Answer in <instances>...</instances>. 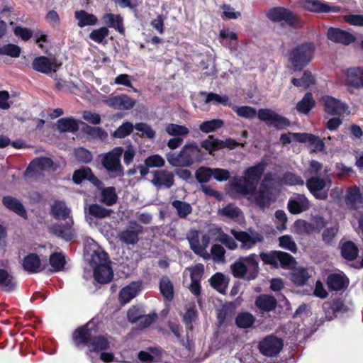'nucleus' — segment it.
<instances>
[{"label":"nucleus","instance_id":"aec40b11","mask_svg":"<svg viewBox=\"0 0 363 363\" xmlns=\"http://www.w3.org/2000/svg\"><path fill=\"white\" fill-rule=\"evenodd\" d=\"M1 201L3 206L8 210L25 220L28 219L27 211L20 200L12 196H4Z\"/></svg>","mask_w":363,"mask_h":363},{"label":"nucleus","instance_id":"a18cd8bd","mask_svg":"<svg viewBox=\"0 0 363 363\" xmlns=\"http://www.w3.org/2000/svg\"><path fill=\"white\" fill-rule=\"evenodd\" d=\"M310 276L308 270L303 267L294 269L291 273V280L296 286H303L306 284Z\"/></svg>","mask_w":363,"mask_h":363},{"label":"nucleus","instance_id":"338daca9","mask_svg":"<svg viewBox=\"0 0 363 363\" xmlns=\"http://www.w3.org/2000/svg\"><path fill=\"white\" fill-rule=\"evenodd\" d=\"M282 182L286 185H299L303 186L304 184L303 179L296 173L291 172H286L282 177Z\"/></svg>","mask_w":363,"mask_h":363},{"label":"nucleus","instance_id":"9b49d317","mask_svg":"<svg viewBox=\"0 0 363 363\" xmlns=\"http://www.w3.org/2000/svg\"><path fill=\"white\" fill-rule=\"evenodd\" d=\"M61 65L55 59L52 60L46 56L36 57L32 62V68L34 70L47 74L56 72Z\"/></svg>","mask_w":363,"mask_h":363},{"label":"nucleus","instance_id":"c03bdc74","mask_svg":"<svg viewBox=\"0 0 363 363\" xmlns=\"http://www.w3.org/2000/svg\"><path fill=\"white\" fill-rule=\"evenodd\" d=\"M278 263L280 267L284 269H293L295 268L296 261L295 258L288 252L279 251L278 252Z\"/></svg>","mask_w":363,"mask_h":363},{"label":"nucleus","instance_id":"4be33fe9","mask_svg":"<svg viewBox=\"0 0 363 363\" xmlns=\"http://www.w3.org/2000/svg\"><path fill=\"white\" fill-rule=\"evenodd\" d=\"M349 279L342 274L333 273L328 276L326 284L330 291H339L345 290L348 286Z\"/></svg>","mask_w":363,"mask_h":363},{"label":"nucleus","instance_id":"37998d69","mask_svg":"<svg viewBox=\"0 0 363 363\" xmlns=\"http://www.w3.org/2000/svg\"><path fill=\"white\" fill-rule=\"evenodd\" d=\"M188 240L191 249L196 255L204 258L209 257V255L206 252V244L204 246L200 245L197 232L191 238H188Z\"/></svg>","mask_w":363,"mask_h":363},{"label":"nucleus","instance_id":"2f4dec72","mask_svg":"<svg viewBox=\"0 0 363 363\" xmlns=\"http://www.w3.org/2000/svg\"><path fill=\"white\" fill-rule=\"evenodd\" d=\"M315 101L311 92H306L302 99L299 101L296 106V111L299 113L308 115L315 107Z\"/></svg>","mask_w":363,"mask_h":363},{"label":"nucleus","instance_id":"0eeeda50","mask_svg":"<svg viewBox=\"0 0 363 363\" xmlns=\"http://www.w3.org/2000/svg\"><path fill=\"white\" fill-rule=\"evenodd\" d=\"M258 118L265 122L268 126H272L278 130L286 129L291 125V121L287 118L269 108L259 109Z\"/></svg>","mask_w":363,"mask_h":363},{"label":"nucleus","instance_id":"de8ad7c7","mask_svg":"<svg viewBox=\"0 0 363 363\" xmlns=\"http://www.w3.org/2000/svg\"><path fill=\"white\" fill-rule=\"evenodd\" d=\"M80 123L83 125L82 131L91 136L92 138H99L104 140L107 138L108 134L105 130L101 127L91 126L82 121Z\"/></svg>","mask_w":363,"mask_h":363},{"label":"nucleus","instance_id":"9d476101","mask_svg":"<svg viewBox=\"0 0 363 363\" xmlns=\"http://www.w3.org/2000/svg\"><path fill=\"white\" fill-rule=\"evenodd\" d=\"M231 233L237 240L242 243L241 248L242 249H251L257 243L262 242L264 240L263 236L255 231H251V234H249L246 231L232 230Z\"/></svg>","mask_w":363,"mask_h":363},{"label":"nucleus","instance_id":"c9c22d12","mask_svg":"<svg viewBox=\"0 0 363 363\" xmlns=\"http://www.w3.org/2000/svg\"><path fill=\"white\" fill-rule=\"evenodd\" d=\"M86 211V208H85ZM91 216L97 219L110 217L113 213V210L106 208L98 203L89 204L86 211Z\"/></svg>","mask_w":363,"mask_h":363},{"label":"nucleus","instance_id":"69168bd1","mask_svg":"<svg viewBox=\"0 0 363 363\" xmlns=\"http://www.w3.org/2000/svg\"><path fill=\"white\" fill-rule=\"evenodd\" d=\"M21 48L15 44L8 43L0 48V55L11 57H18L21 55Z\"/></svg>","mask_w":363,"mask_h":363},{"label":"nucleus","instance_id":"f257e3e1","mask_svg":"<svg viewBox=\"0 0 363 363\" xmlns=\"http://www.w3.org/2000/svg\"><path fill=\"white\" fill-rule=\"evenodd\" d=\"M97 325L91 320L76 328L72 334L74 346L82 350L88 347V352L106 351L109 348L108 340L101 335H97Z\"/></svg>","mask_w":363,"mask_h":363},{"label":"nucleus","instance_id":"412c9836","mask_svg":"<svg viewBox=\"0 0 363 363\" xmlns=\"http://www.w3.org/2000/svg\"><path fill=\"white\" fill-rule=\"evenodd\" d=\"M101 21L105 27L113 28L121 35L125 34L123 18L120 14L106 13L103 15Z\"/></svg>","mask_w":363,"mask_h":363},{"label":"nucleus","instance_id":"6ab92c4d","mask_svg":"<svg viewBox=\"0 0 363 363\" xmlns=\"http://www.w3.org/2000/svg\"><path fill=\"white\" fill-rule=\"evenodd\" d=\"M310 208L309 200L304 194H298L289 199L287 208L290 213L296 215L306 211Z\"/></svg>","mask_w":363,"mask_h":363},{"label":"nucleus","instance_id":"7c9ffc66","mask_svg":"<svg viewBox=\"0 0 363 363\" xmlns=\"http://www.w3.org/2000/svg\"><path fill=\"white\" fill-rule=\"evenodd\" d=\"M74 17L77 21V26L79 28L94 26L98 21L96 16L93 13H89L84 10L76 11L74 12Z\"/></svg>","mask_w":363,"mask_h":363},{"label":"nucleus","instance_id":"4d7b16f0","mask_svg":"<svg viewBox=\"0 0 363 363\" xmlns=\"http://www.w3.org/2000/svg\"><path fill=\"white\" fill-rule=\"evenodd\" d=\"M271 194L268 190L260 189L255 196V203L260 208L269 207L271 203Z\"/></svg>","mask_w":363,"mask_h":363},{"label":"nucleus","instance_id":"8fccbe9b","mask_svg":"<svg viewBox=\"0 0 363 363\" xmlns=\"http://www.w3.org/2000/svg\"><path fill=\"white\" fill-rule=\"evenodd\" d=\"M278 252L279 250H272L269 252H262L259 253V257L264 264L272 266L274 269L279 267L278 263Z\"/></svg>","mask_w":363,"mask_h":363},{"label":"nucleus","instance_id":"f3484780","mask_svg":"<svg viewBox=\"0 0 363 363\" xmlns=\"http://www.w3.org/2000/svg\"><path fill=\"white\" fill-rule=\"evenodd\" d=\"M292 137L298 143H308L309 147L313 151L321 152L325 148L324 142L318 137L311 133H291Z\"/></svg>","mask_w":363,"mask_h":363},{"label":"nucleus","instance_id":"72a5a7b5","mask_svg":"<svg viewBox=\"0 0 363 363\" xmlns=\"http://www.w3.org/2000/svg\"><path fill=\"white\" fill-rule=\"evenodd\" d=\"M148 351H140L138 354V358L143 363H153L161 358L162 352L159 347H150Z\"/></svg>","mask_w":363,"mask_h":363},{"label":"nucleus","instance_id":"13d9d810","mask_svg":"<svg viewBox=\"0 0 363 363\" xmlns=\"http://www.w3.org/2000/svg\"><path fill=\"white\" fill-rule=\"evenodd\" d=\"M224 122L221 119H212L201 123L199 125L201 131L205 133H209L223 127Z\"/></svg>","mask_w":363,"mask_h":363},{"label":"nucleus","instance_id":"cd10ccee","mask_svg":"<svg viewBox=\"0 0 363 363\" xmlns=\"http://www.w3.org/2000/svg\"><path fill=\"white\" fill-rule=\"evenodd\" d=\"M255 304L262 311L271 312L276 309L277 301L273 296L261 294L257 297Z\"/></svg>","mask_w":363,"mask_h":363},{"label":"nucleus","instance_id":"bb28decb","mask_svg":"<svg viewBox=\"0 0 363 363\" xmlns=\"http://www.w3.org/2000/svg\"><path fill=\"white\" fill-rule=\"evenodd\" d=\"M22 265L23 269L29 274H35L44 269L41 267L40 259L35 253H30L25 256Z\"/></svg>","mask_w":363,"mask_h":363},{"label":"nucleus","instance_id":"c85d7f7f","mask_svg":"<svg viewBox=\"0 0 363 363\" xmlns=\"http://www.w3.org/2000/svg\"><path fill=\"white\" fill-rule=\"evenodd\" d=\"M362 76H363V67L349 68L347 71V84L355 89L362 88Z\"/></svg>","mask_w":363,"mask_h":363},{"label":"nucleus","instance_id":"a19ab883","mask_svg":"<svg viewBox=\"0 0 363 363\" xmlns=\"http://www.w3.org/2000/svg\"><path fill=\"white\" fill-rule=\"evenodd\" d=\"M291 82L293 85L296 87H303L304 89H308L315 83V79L311 72L309 70H305L303 73L302 77L292 78Z\"/></svg>","mask_w":363,"mask_h":363},{"label":"nucleus","instance_id":"f704fd0d","mask_svg":"<svg viewBox=\"0 0 363 363\" xmlns=\"http://www.w3.org/2000/svg\"><path fill=\"white\" fill-rule=\"evenodd\" d=\"M0 285L2 286L4 291L11 292L16 288V281L7 270L0 269Z\"/></svg>","mask_w":363,"mask_h":363},{"label":"nucleus","instance_id":"5fc2aeb1","mask_svg":"<svg viewBox=\"0 0 363 363\" xmlns=\"http://www.w3.org/2000/svg\"><path fill=\"white\" fill-rule=\"evenodd\" d=\"M172 205L176 208L177 215L181 218H185L186 216L191 213L192 207L190 203L182 201L180 200H174L172 201Z\"/></svg>","mask_w":363,"mask_h":363},{"label":"nucleus","instance_id":"4468645a","mask_svg":"<svg viewBox=\"0 0 363 363\" xmlns=\"http://www.w3.org/2000/svg\"><path fill=\"white\" fill-rule=\"evenodd\" d=\"M324 111L330 116H341L347 109V106L340 100L331 96L322 98Z\"/></svg>","mask_w":363,"mask_h":363},{"label":"nucleus","instance_id":"e433bc0d","mask_svg":"<svg viewBox=\"0 0 363 363\" xmlns=\"http://www.w3.org/2000/svg\"><path fill=\"white\" fill-rule=\"evenodd\" d=\"M57 126L61 133H76L79 130V122L73 118H62L57 121Z\"/></svg>","mask_w":363,"mask_h":363},{"label":"nucleus","instance_id":"864d4df0","mask_svg":"<svg viewBox=\"0 0 363 363\" xmlns=\"http://www.w3.org/2000/svg\"><path fill=\"white\" fill-rule=\"evenodd\" d=\"M72 224L73 220H71L70 222H67L65 225H58L55 228L54 232L59 237L64 238L67 241H69L73 238V233L72 232Z\"/></svg>","mask_w":363,"mask_h":363},{"label":"nucleus","instance_id":"f8f14e48","mask_svg":"<svg viewBox=\"0 0 363 363\" xmlns=\"http://www.w3.org/2000/svg\"><path fill=\"white\" fill-rule=\"evenodd\" d=\"M326 35L329 40L346 46L355 42L357 39L351 33L339 28L334 27H330L328 29Z\"/></svg>","mask_w":363,"mask_h":363},{"label":"nucleus","instance_id":"0e129e2a","mask_svg":"<svg viewBox=\"0 0 363 363\" xmlns=\"http://www.w3.org/2000/svg\"><path fill=\"white\" fill-rule=\"evenodd\" d=\"M135 128V125L130 122H124L113 133V136L116 138H124L130 135Z\"/></svg>","mask_w":363,"mask_h":363},{"label":"nucleus","instance_id":"20e7f679","mask_svg":"<svg viewBox=\"0 0 363 363\" xmlns=\"http://www.w3.org/2000/svg\"><path fill=\"white\" fill-rule=\"evenodd\" d=\"M315 45L312 42H305L298 45L289 52V60L294 71L302 70L313 60Z\"/></svg>","mask_w":363,"mask_h":363},{"label":"nucleus","instance_id":"49530a36","mask_svg":"<svg viewBox=\"0 0 363 363\" xmlns=\"http://www.w3.org/2000/svg\"><path fill=\"white\" fill-rule=\"evenodd\" d=\"M339 232V225L336 224L325 228L322 233V240L328 246H333L335 243V238Z\"/></svg>","mask_w":363,"mask_h":363},{"label":"nucleus","instance_id":"a211bd4d","mask_svg":"<svg viewBox=\"0 0 363 363\" xmlns=\"http://www.w3.org/2000/svg\"><path fill=\"white\" fill-rule=\"evenodd\" d=\"M143 233V227L135 221L130 223V226L119 233V239L127 245H135L139 240V235Z\"/></svg>","mask_w":363,"mask_h":363},{"label":"nucleus","instance_id":"6e6552de","mask_svg":"<svg viewBox=\"0 0 363 363\" xmlns=\"http://www.w3.org/2000/svg\"><path fill=\"white\" fill-rule=\"evenodd\" d=\"M331 181H327L325 179L313 176L306 180V187L309 192L319 200H326L328 197V189Z\"/></svg>","mask_w":363,"mask_h":363},{"label":"nucleus","instance_id":"393cba45","mask_svg":"<svg viewBox=\"0 0 363 363\" xmlns=\"http://www.w3.org/2000/svg\"><path fill=\"white\" fill-rule=\"evenodd\" d=\"M113 277V272L109 263L94 267V278L98 283L102 284L109 283Z\"/></svg>","mask_w":363,"mask_h":363},{"label":"nucleus","instance_id":"603ef678","mask_svg":"<svg viewBox=\"0 0 363 363\" xmlns=\"http://www.w3.org/2000/svg\"><path fill=\"white\" fill-rule=\"evenodd\" d=\"M362 199L359 188L354 186L347 191L345 201L347 206H354L357 203L361 202Z\"/></svg>","mask_w":363,"mask_h":363},{"label":"nucleus","instance_id":"58836bf2","mask_svg":"<svg viewBox=\"0 0 363 363\" xmlns=\"http://www.w3.org/2000/svg\"><path fill=\"white\" fill-rule=\"evenodd\" d=\"M255 317L249 312H240L237 315L235 323L239 328H251L255 323Z\"/></svg>","mask_w":363,"mask_h":363},{"label":"nucleus","instance_id":"423d86ee","mask_svg":"<svg viewBox=\"0 0 363 363\" xmlns=\"http://www.w3.org/2000/svg\"><path fill=\"white\" fill-rule=\"evenodd\" d=\"M123 153V148L116 147L102 156L101 164L108 172L111 179L124 176V169L121 163Z\"/></svg>","mask_w":363,"mask_h":363},{"label":"nucleus","instance_id":"1a4fd4ad","mask_svg":"<svg viewBox=\"0 0 363 363\" xmlns=\"http://www.w3.org/2000/svg\"><path fill=\"white\" fill-rule=\"evenodd\" d=\"M283 340L275 335H270L263 338L258 345L261 354L266 357L277 356L282 350Z\"/></svg>","mask_w":363,"mask_h":363},{"label":"nucleus","instance_id":"dca6fc26","mask_svg":"<svg viewBox=\"0 0 363 363\" xmlns=\"http://www.w3.org/2000/svg\"><path fill=\"white\" fill-rule=\"evenodd\" d=\"M151 182L157 188L170 189L174 184V175L165 169L156 170L153 172Z\"/></svg>","mask_w":363,"mask_h":363},{"label":"nucleus","instance_id":"c756f323","mask_svg":"<svg viewBox=\"0 0 363 363\" xmlns=\"http://www.w3.org/2000/svg\"><path fill=\"white\" fill-rule=\"evenodd\" d=\"M53 161L50 157H42L33 160L28 167L26 172H38L50 169L53 166Z\"/></svg>","mask_w":363,"mask_h":363},{"label":"nucleus","instance_id":"2eb2a0df","mask_svg":"<svg viewBox=\"0 0 363 363\" xmlns=\"http://www.w3.org/2000/svg\"><path fill=\"white\" fill-rule=\"evenodd\" d=\"M105 103L111 108L117 110L128 111L132 109L135 104V99L127 94H122L118 96H111L105 101Z\"/></svg>","mask_w":363,"mask_h":363},{"label":"nucleus","instance_id":"4c0bfd02","mask_svg":"<svg viewBox=\"0 0 363 363\" xmlns=\"http://www.w3.org/2000/svg\"><path fill=\"white\" fill-rule=\"evenodd\" d=\"M70 209L67 207L65 202L56 201L51 206V213L55 219L66 220L70 214Z\"/></svg>","mask_w":363,"mask_h":363},{"label":"nucleus","instance_id":"680f3d73","mask_svg":"<svg viewBox=\"0 0 363 363\" xmlns=\"http://www.w3.org/2000/svg\"><path fill=\"white\" fill-rule=\"evenodd\" d=\"M232 274L234 277L238 279H245L248 273L247 265L242 260L239 259L238 261L235 262L231 264Z\"/></svg>","mask_w":363,"mask_h":363},{"label":"nucleus","instance_id":"473e14b6","mask_svg":"<svg viewBox=\"0 0 363 363\" xmlns=\"http://www.w3.org/2000/svg\"><path fill=\"white\" fill-rule=\"evenodd\" d=\"M342 257L348 261H353L357 259L359 255V248L357 245L351 241H345L340 246Z\"/></svg>","mask_w":363,"mask_h":363},{"label":"nucleus","instance_id":"5701e85b","mask_svg":"<svg viewBox=\"0 0 363 363\" xmlns=\"http://www.w3.org/2000/svg\"><path fill=\"white\" fill-rule=\"evenodd\" d=\"M299 4L301 8L310 12L328 13L332 11L330 5L319 0H300Z\"/></svg>","mask_w":363,"mask_h":363},{"label":"nucleus","instance_id":"ea45409f","mask_svg":"<svg viewBox=\"0 0 363 363\" xmlns=\"http://www.w3.org/2000/svg\"><path fill=\"white\" fill-rule=\"evenodd\" d=\"M160 291L162 296L167 300L171 301L174 297V286L167 276H163L159 284Z\"/></svg>","mask_w":363,"mask_h":363},{"label":"nucleus","instance_id":"39448f33","mask_svg":"<svg viewBox=\"0 0 363 363\" xmlns=\"http://www.w3.org/2000/svg\"><path fill=\"white\" fill-rule=\"evenodd\" d=\"M266 16L272 22L284 21L287 26L293 28H301L304 26V21L298 14L285 7L271 8L267 11Z\"/></svg>","mask_w":363,"mask_h":363},{"label":"nucleus","instance_id":"e2e57ef3","mask_svg":"<svg viewBox=\"0 0 363 363\" xmlns=\"http://www.w3.org/2000/svg\"><path fill=\"white\" fill-rule=\"evenodd\" d=\"M213 173L212 169L207 167H200L195 172V178L201 184L207 183Z\"/></svg>","mask_w":363,"mask_h":363},{"label":"nucleus","instance_id":"bf43d9fd","mask_svg":"<svg viewBox=\"0 0 363 363\" xmlns=\"http://www.w3.org/2000/svg\"><path fill=\"white\" fill-rule=\"evenodd\" d=\"M165 130L167 133V134L174 137H186L189 133V128L185 125H178L175 123L167 124Z\"/></svg>","mask_w":363,"mask_h":363},{"label":"nucleus","instance_id":"052dcab7","mask_svg":"<svg viewBox=\"0 0 363 363\" xmlns=\"http://www.w3.org/2000/svg\"><path fill=\"white\" fill-rule=\"evenodd\" d=\"M138 292V289L131 285L123 288L119 293L120 302L122 304L128 303L137 296Z\"/></svg>","mask_w":363,"mask_h":363},{"label":"nucleus","instance_id":"b1692460","mask_svg":"<svg viewBox=\"0 0 363 363\" xmlns=\"http://www.w3.org/2000/svg\"><path fill=\"white\" fill-rule=\"evenodd\" d=\"M258 256L255 253H252L248 256L240 257V259L242 260L243 262L247 264V274L245 277V280L251 281L255 279L259 274V267L258 262Z\"/></svg>","mask_w":363,"mask_h":363},{"label":"nucleus","instance_id":"79ce46f5","mask_svg":"<svg viewBox=\"0 0 363 363\" xmlns=\"http://www.w3.org/2000/svg\"><path fill=\"white\" fill-rule=\"evenodd\" d=\"M118 195L113 186L105 187L101 192V201L106 206H113L117 202Z\"/></svg>","mask_w":363,"mask_h":363},{"label":"nucleus","instance_id":"a878e982","mask_svg":"<svg viewBox=\"0 0 363 363\" xmlns=\"http://www.w3.org/2000/svg\"><path fill=\"white\" fill-rule=\"evenodd\" d=\"M86 252L89 254L90 263L94 267L99 264H104L109 263L108 255L100 246L96 244H94L90 247V251L86 250Z\"/></svg>","mask_w":363,"mask_h":363},{"label":"nucleus","instance_id":"09e8293b","mask_svg":"<svg viewBox=\"0 0 363 363\" xmlns=\"http://www.w3.org/2000/svg\"><path fill=\"white\" fill-rule=\"evenodd\" d=\"M49 263L53 272L62 271L66 264L65 257L61 252H53L50 255Z\"/></svg>","mask_w":363,"mask_h":363},{"label":"nucleus","instance_id":"6e6d98bb","mask_svg":"<svg viewBox=\"0 0 363 363\" xmlns=\"http://www.w3.org/2000/svg\"><path fill=\"white\" fill-rule=\"evenodd\" d=\"M233 110L237 113V115L241 118L246 119H253L257 115L258 116V112L255 108L249 106H233Z\"/></svg>","mask_w":363,"mask_h":363},{"label":"nucleus","instance_id":"3c124183","mask_svg":"<svg viewBox=\"0 0 363 363\" xmlns=\"http://www.w3.org/2000/svg\"><path fill=\"white\" fill-rule=\"evenodd\" d=\"M109 35V30L106 27H101L93 30L89 35V38L99 44H105L107 43L106 38Z\"/></svg>","mask_w":363,"mask_h":363},{"label":"nucleus","instance_id":"7ed1b4c3","mask_svg":"<svg viewBox=\"0 0 363 363\" xmlns=\"http://www.w3.org/2000/svg\"><path fill=\"white\" fill-rule=\"evenodd\" d=\"M201 156V150L195 143L185 144L179 153L169 152L166 155L167 162L173 167H189L196 159Z\"/></svg>","mask_w":363,"mask_h":363},{"label":"nucleus","instance_id":"774afa93","mask_svg":"<svg viewBox=\"0 0 363 363\" xmlns=\"http://www.w3.org/2000/svg\"><path fill=\"white\" fill-rule=\"evenodd\" d=\"M279 246L281 248L287 250L291 252L296 253L297 252V246L296 242L294 241L292 237L289 235L281 236L279 238Z\"/></svg>","mask_w":363,"mask_h":363},{"label":"nucleus","instance_id":"ddd939ff","mask_svg":"<svg viewBox=\"0 0 363 363\" xmlns=\"http://www.w3.org/2000/svg\"><path fill=\"white\" fill-rule=\"evenodd\" d=\"M85 180L89 181L97 188L103 185L102 182L94 175L90 167L83 166L74 172L72 181L75 184H81Z\"/></svg>","mask_w":363,"mask_h":363},{"label":"nucleus","instance_id":"f03ea898","mask_svg":"<svg viewBox=\"0 0 363 363\" xmlns=\"http://www.w3.org/2000/svg\"><path fill=\"white\" fill-rule=\"evenodd\" d=\"M267 162L262 160L259 163L247 168L243 177H235L231 182V186L238 194L247 196L255 194L257 183L263 175Z\"/></svg>","mask_w":363,"mask_h":363}]
</instances>
